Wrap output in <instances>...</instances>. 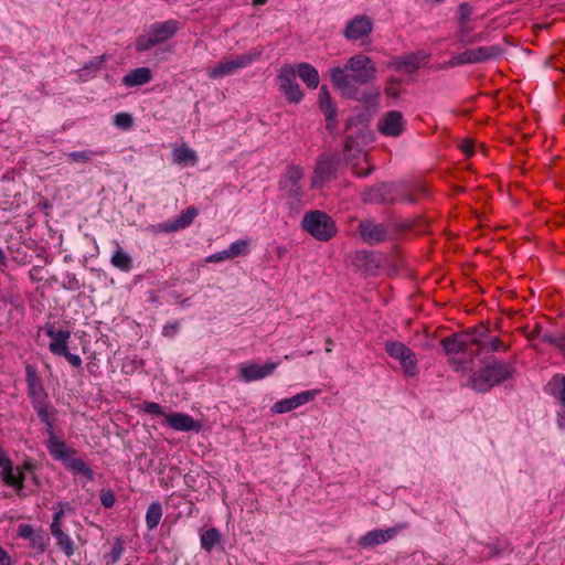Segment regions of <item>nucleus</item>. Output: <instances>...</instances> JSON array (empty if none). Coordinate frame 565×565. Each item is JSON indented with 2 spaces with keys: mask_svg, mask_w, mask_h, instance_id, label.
<instances>
[{
  "mask_svg": "<svg viewBox=\"0 0 565 565\" xmlns=\"http://www.w3.org/2000/svg\"><path fill=\"white\" fill-rule=\"evenodd\" d=\"M277 367V363L266 362L264 365L243 363L239 365V380L253 382L269 376Z\"/></svg>",
  "mask_w": 565,
  "mask_h": 565,
  "instance_id": "nucleus-18",
  "label": "nucleus"
},
{
  "mask_svg": "<svg viewBox=\"0 0 565 565\" xmlns=\"http://www.w3.org/2000/svg\"><path fill=\"white\" fill-rule=\"evenodd\" d=\"M198 215V210L194 206H189L179 216L173 220L159 223L157 225L159 232L171 233L188 227Z\"/></svg>",
  "mask_w": 565,
  "mask_h": 565,
  "instance_id": "nucleus-20",
  "label": "nucleus"
},
{
  "mask_svg": "<svg viewBox=\"0 0 565 565\" xmlns=\"http://www.w3.org/2000/svg\"><path fill=\"white\" fill-rule=\"evenodd\" d=\"M198 215V210L194 206H189L179 216L173 220L159 223L157 225L159 232L171 233L188 227Z\"/></svg>",
  "mask_w": 565,
  "mask_h": 565,
  "instance_id": "nucleus-21",
  "label": "nucleus"
},
{
  "mask_svg": "<svg viewBox=\"0 0 565 565\" xmlns=\"http://www.w3.org/2000/svg\"><path fill=\"white\" fill-rule=\"evenodd\" d=\"M25 384L28 396L38 413L40 420L44 424H50L49 394L43 385L42 377L32 364L25 365Z\"/></svg>",
  "mask_w": 565,
  "mask_h": 565,
  "instance_id": "nucleus-3",
  "label": "nucleus"
},
{
  "mask_svg": "<svg viewBox=\"0 0 565 565\" xmlns=\"http://www.w3.org/2000/svg\"><path fill=\"white\" fill-rule=\"evenodd\" d=\"M179 29L180 23L173 19L152 23L143 34L137 38L135 47L138 52L149 51L154 45L172 39Z\"/></svg>",
  "mask_w": 565,
  "mask_h": 565,
  "instance_id": "nucleus-5",
  "label": "nucleus"
},
{
  "mask_svg": "<svg viewBox=\"0 0 565 565\" xmlns=\"http://www.w3.org/2000/svg\"><path fill=\"white\" fill-rule=\"evenodd\" d=\"M0 565H13L11 557L7 551L0 546Z\"/></svg>",
  "mask_w": 565,
  "mask_h": 565,
  "instance_id": "nucleus-53",
  "label": "nucleus"
},
{
  "mask_svg": "<svg viewBox=\"0 0 565 565\" xmlns=\"http://www.w3.org/2000/svg\"><path fill=\"white\" fill-rule=\"evenodd\" d=\"M385 92L388 96H392V97H396L397 96V92L394 90V88H391V87H386L385 88Z\"/></svg>",
  "mask_w": 565,
  "mask_h": 565,
  "instance_id": "nucleus-63",
  "label": "nucleus"
},
{
  "mask_svg": "<svg viewBox=\"0 0 565 565\" xmlns=\"http://www.w3.org/2000/svg\"><path fill=\"white\" fill-rule=\"evenodd\" d=\"M427 58L426 55L422 53H411L401 57H397L393 66L397 71H405L407 73H414L418 70L422 63Z\"/></svg>",
  "mask_w": 565,
  "mask_h": 565,
  "instance_id": "nucleus-28",
  "label": "nucleus"
},
{
  "mask_svg": "<svg viewBox=\"0 0 565 565\" xmlns=\"http://www.w3.org/2000/svg\"><path fill=\"white\" fill-rule=\"evenodd\" d=\"M319 105L322 113L326 116L328 121V126H331V122L335 120L337 117V106L332 103L330 93L327 86H322L319 93Z\"/></svg>",
  "mask_w": 565,
  "mask_h": 565,
  "instance_id": "nucleus-31",
  "label": "nucleus"
},
{
  "mask_svg": "<svg viewBox=\"0 0 565 565\" xmlns=\"http://www.w3.org/2000/svg\"><path fill=\"white\" fill-rule=\"evenodd\" d=\"M384 350L392 359L399 362L406 377H414L418 373L417 358L409 347L399 341L386 340Z\"/></svg>",
  "mask_w": 565,
  "mask_h": 565,
  "instance_id": "nucleus-10",
  "label": "nucleus"
},
{
  "mask_svg": "<svg viewBox=\"0 0 565 565\" xmlns=\"http://www.w3.org/2000/svg\"><path fill=\"white\" fill-rule=\"evenodd\" d=\"M541 339H542L543 342H546V343H550V344H554V345L557 347L558 338L552 335L551 333H547V332L543 333L541 335Z\"/></svg>",
  "mask_w": 565,
  "mask_h": 565,
  "instance_id": "nucleus-56",
  "label": "nucleus"
},
{
  "mask_svg": "<svg viewBox=\"0 0 565 565\" xmlns=\"http://www.w3.org/2000/svg\"><path fill=\"white\" fill-rule=\"evenodd\" d=\"M501 349H504V348H503V343L500 341V339L497 337H490V334H488L487 344H486V348L483 349V352L488 353V352L499 351Z\"/></svg>",
  "mask_w": 565,
  "mask_h": 565,
  "instance_id": "nucleus-45",
  "label": "nucleus"
},
{
  "mask_svg": "<svg viewBox=\"0 0 565 565\" xmlns=\"http://www.w3.org/2000/svg\"><path fill=\"white\" fill-rule=\"evenodd\" d=\"M262 50L253 49L241 55H233L220 61L214 67L210 68L207 75L212 79L222 78L235 74L238 70L249 66L259 60Z\"/></svg>",
  "mask_w": 565,
  "mask_h": 565,
  "instance_id": "nucleus-8",
  "label": "nucleus"
},
{
  "mask_svg": "<svg viewBox=\"0 0 565 565\" xmlns=\"http://www.w3.org/2000/svg\"><path fill=\"white\" fill-rule=\"evenodd\" d=\"M376 75V67L372 60L360 53L350 57L343 67L330 70V79L342 96L356 98L359 86L371 83Z\"/></svg>",
  "mask_w": 565,
  "mask_h": 565,
  "instance_id": "nucleus-1",
  "label": "nucleus"
},
{
  "mask_svg": "<svg viewBox=\"0 0 565 565\" xmlns=\"http://www.w3.org/2000/svg\"><path fill=\"white\" fill-rule=\"evenodd\" d=\"M302 170L297 166H289L286 174L280 179L279 185L284 191L287 199V204L290 210L298 211L301 202L303 192L300 186V180L302 179Z\"/></svg>",
  "mask_w": 565,
  "mask_h": 565,
  "instance_id": "nucleus-9",
  "label": "nucleus"
},
{
  "mask_svg": "<svg viewBox=\"0 0 565 565\" xmlns=\"http://www.w3.org/2000/svg\"><path fill=\"white\" fill-rule=\"evenodd\" d=\"M401 200L404 201V202L412 203V204L417 202L416 194L413 193V192H403V193H401Z\"/></svg>",
  "mask_w": 565,
  "mask_h": 565,
  "instance_id": "nucleus-54",
  "label": "nucleus"
},
{
  "mask_svg": "<svg viewBox=\"0 0 565 565\" xmlns=\"http://www.w3.org/2000/svg\"><path fill=\"white\" fill-rule=\"evenodd\" d=\"M42 270L43 268L41 266H33L30 271H29V276L32 280H36V281H40L43 279L42 277Z\"/></svg>",
  "mask_w": 565,
  "mask_h": 565,
  "instance_id": "nucleus-52",
  "label": "nucleus"
},
{
  "mask_svg": "<svg viewBox=\"0 0 565 565\" xmlns=\"http://www.w3.org/2000/svg\"><path fill=\"white\" fill-rule=\"evenodd\" d=\"M51 534L56 541L57 547L67 556L74 555L76 546L71 536L64 532L63 523L57 522V519H53L50 525Z\"/></svg>",
  "mask_w": 565,
  "mask_h": 565,
  "instance_id": "nucleus-23",
  "label": "nucleus"
},
{
  "mask_svg": "<svg viewBox=\"0 0 565 565\" xmlns=\"http://www.w3.org/2000/svg\"><path fill=\"white\" fill-rule=\"evenodd\" d=\"M162 513L163 512L160 502L153 501L149 504L146 512V524L148 530L152 531L158 526L162 518Z\"/></svg>",
  "mask_w": 565,
  "mask_h": 565,
  "instance_id": "nucleus-33",
  "label": "nucleus"
},
{
  "mask_svg": "<svg viewBox=\"0 0 565 565\" xmlns=\"http://www.w3.org/2000/svg\"><path fill=\"white\" fill-rule=\"evenodd\" d=\"M0 475L8 486L15 487L18 491L23 489L25 476L23 472L14 473L12 462L7 455L0 457Z\"/></svg>",
  "mask_w": 565,
  "mask_h": 565,
  "instance_id": "nucleus-25",
  "label": "nucleus"
},
{
  "mask_svg": "<svg viewBox=\"0 0 565 565\" xmlns=\"http://www.w3.org/2000/svg\"><path fill=\"white\" fill-rule=\"evenodd\" d=\"M62 287L67 290L76 291L81 288V285L75 274L66 273Z\"/></svg>",
  "mask_w": 565,
  "mask_h": 565,
  "instance_id": "nucleus-44",
  "label": "nucleus"
},
{
  "mask_svg": "<svg viewBox=\"0 0 565 565\" xmlns=\"http://www.w3.org/2000/svg\"><path fill=\"white\" fill-rule=\"evenodd\" d=\"M297 74L296 70L290 65H285L280 68V72L277 76V81L279 83V89L285 95L289 103H299L303 94L300 89L299 84L296 81Z\"/></svg>",
  "mask_w": 565,
  "mask_h": 565,
  "instance_id": "nucleus-14",
  "label": "nucleus"
},
{
  "mask_svg": "<svg viewBox=\"0 0 565 565\" xmlns=\"http://www.w3.org/2000/svg\"><path fill=\"white\" fill-rule=\"evenodd\" d=\"M414 190H415V192H416L417 194L423 195V196H426V195H427V193H428V190H427V189H426V186H425L424 184H422V183H417V184H415Z\"/></svg>",
  "mask_w": 565,
  "mask_h": 565,
  "instance_id": "nucleus-58",
  "label": "nucleus"
},
{
  "mask_svg": "<svg viewBox=\"0 0 565 565\" xmlns=\"http://www.w3.org/2000/svg\"><path fill=\"white\" fill-rule=\"evenodd\" d=\"M296 74L309 88L315 89L318 87L320 79L319 73L311 64L305 62L299 63Z\"/></svg>",
  "mask_w": 565,
  "mask_h": 565,
  "instance_id": "nucleus-30",
  "label": "nucleus"
},
{
  "mask_svg": "<svg viewBox=\"0 0 565 565\" xmlns=\"http://www.w3.org/2000/svg\"><path fill=\"white\" fill-rule=\"evenodd\" d=\"M151 78L152 74L148 67H138L122 77V84L127 87L141 86L149 83Z\"/></svg>",
  "mask_w": 565,
  "mask_h": 565,
  "instance_id": "nucleus-29",
  "label": "nucleus"
},
{
  "mask_svg": "<svg viewBox=\"0 0 565 565\" xmlns=\"http://www.w3.org/2000/svg\"><path fill=\"white\" fill-rule=\"evenodd\" d=\"M220 541L221 533L215 527H211L201 534V546L206 552H211Z\"/></svg>",
  "mask_w": 565,
  "mask_h": 565,
  "instance_id": "nucleus-35",
  "label": "nucleus"
},
{
  "mask_svg": "<svg viewBox=\"0 0 565 565\" xmlns=\"http://www.w3.org/2000/svg\"><path fill=\"white\" fill-rule=\"evenodd\" d=\"M45 334L52 340L49 344V349L53 354L60 356L62 353H65L68 349L67 343L71 338V331L57 330L53 324L47 323Z\"/></svg>",
  "mask_w": 565,
  "mask_h": 565,
  "instance_id": "nucleus-22",
  "label": "nucleus"
},
{
  "mask_svg": "<svg viewBox=\"0 0 565 565\" xmlns=\"http://www.w3.org/2000/svg\"><path fill=\"white\" fill-rule=\"evenodd\" d=\"M32 546L40 548L41 551L45 547L46 537L42 533L34 534L33 539L30 540Z\"/></svg>",
  "mask_w": 565,
  "mask_h": 565,
  "instance_id": "nucleus-51",
  "label": "nucleus"
},
{
  "mask_svg": "<svg viewBox=\"0 0 565 565\" xmlns=\"http://www.w3.org/2000/svg\"><path fill=\"white\" fill-rule=\"evenodd\" d=\"M132 122V117L127 113H119L114 117V124L122 129H129Z\"/></svg>",
  "mask_w": 565,
  "mask_h": 565,
  "instance_id": "nucleus-43",
  "label": "nucleus"
},
{
  "mask_svg": "<svg viewBox=\"0 0 565 565\" xmlns=\"http://www.w3.org/2000/svg\"><path fill=\"white\" fill-rule=\"evenodd\" d=\"M179 329L180 323L178 321L168 322L162 329V334L167 338H172L178 333Z\"/></svg>",
  "mask_w": 565,
  "mask_h": 565,
  "instance_id": "nucleus-47",
  "label": "nucleus"
},
{
  "mask_svg": "<svg viewBox=\"0 0 565 565\" xmlns=\"http://www.w3.org/2000/svg\"><path fill=\"white\" fill-rule=\"evenodd\" d=\"M372 30V20L365 14H359L347 22L343 35L349 41H358L367 36Z\"/></svg>",
  "mask_w": 565,
  "mask_h": 565,
  "instance_id": "nucleus-16",
  "label": "nucleus"
},
{
  "mask_svg": "<svg viewBox=\"0 0 565 565\" xmlns=\"http://www.w3.org/2000/svg\"><path fill=\"white\" fill-rule=\"evenodd\" d=\"M295 408L296 407L290 397V398H285V399H281V401L275 403L271 407V412L275 414H282V413L290 412Z\"/></svg>",
  "mask_w": 565,
  "mask_h": 565,
  "instance_id": "nucleus-42",
  "label": "nucleus"
},
{
  "mask_svg": "<svg viewBox=\"0 0 565 565\" xmlns=\"http://www.w3.org/2000/svg\"><path fill=\"white\" fill-rule=\"evenodd\" d=\"M110 263L114 267L120 269L121 271L128 273L132 268L131 256L127 252H125L118 244L110 258Z\"/></svg>",
  "mask_w": 565,
  "mask_h": 565,
  "instance_id": "nucleus-32",
  "label": "nucleus"
},
{
  "mask_svg": "<svg viewBox=\"0 0 565 565\" xmlns=\"http://www.w3.org/2000/svg\"><path fill=\"white\" fill-rule=\"evenodd\" d=\"M461 333L469 337L468 344L471 348V350L475 351L476 355L483 352L489 334L488 328L480 324L478 327L468 329L467 331H463Z\"/></svg>",
  "mask_w": 565,
  "mask_h": 565,
  "instance_id": "nucleus-27",
  "label": "nucleus"
},
{
  "mask_svg": "<svg viewBox=\"0 0 565 565\" xmlns=\"http://www.w3.org/2000/svg\"><path fill=\"white\" fill-rule=\"evenodd\" d=\"M105 61V56H100V57H97L95 60L94 63H92V66L95 68V70H98L100 67V65L104 63Z\"/></svg>",
  "mask_w": 565,
  "mask_h": 565,
  "instance_id": "nucleus-61",
  "label": "nucleus"
},
{
  "mask_svg": "<svg viewBox=\"0 0 565 565\" xmlns=\"http://www.w3.org/2000/svg\"><path fill=\"white\" fill-rule=\"evenodd\" d=\"M502 54V47L500 45L479 46L476 49H469L465 52L454 55L448 65L456 67L465 64L482 63L490 60H495Z\"/></svg>",
  "mask_w": 565,
  "mask_h": 565,
  "instance_id": "nucleus-11",
  "label": "nucleus"
},
{
  "mask_svg": "<svg viewBox=\"0 0 565 565\" xmlns=\"http://www.w3.org/2000/svg\"><path fill=\"white\" fill-rule=\"evenodd\" d=\"M402 231H414L416 234L426 232V224L422 221H405L399 224Z\"/></svg>",
  "mask_w": 565,
  "mask_h": 565,
  "instance_id": "nucleus-41",
  "label": "nucleus"
},
{
  "mask_svg": "<svg viewBox=\"0 0 565 565\" xmlns=\"http://www.w3.org/2000/svg\"><path fill=\"white\" fill-rule=\"evenodd\" d=\"M124 551V542L121 541V539H116V541L111 545L110 551L104 555L106 565L116 564L120 559Z\"/></svg>",
  "mask_w": 565,
  "mask_h": 565,
  "instance_id": "nucleus-37",
  "label": "nucleus"
},
{
  "mask_svg": "<svg viewBox=\"0 0 565 565\" xmlns=\"http://www.w3.org/2000/svg\"><path fill=\"white\" fill-rule=\"evenodd\" d=\"M301 227L318 241H329L335 233V224L326 212L315 210L306 213L301 221Z\"/></svg>",
  "mask_w": 565,
  "mask_h": 565,
  "instance_id": "nucleus-7",
  "label": "nucleus"
},
{
  "mask_svg": "<svg viewBox=\"0 0 565 565\" xmlns=\"http://www.w3.org/2000/svg\"><path fill=\"white\" fill-rule=\"evenodd\" d=\"M45 433L47 435L45 446L55 460L62 461L64 467L75 475H81L87 480L94 479L93 470L84 460L75 457L76 450L67 447L65 441L55 435L53 426H49Z\"/></svg>",
  "mask_w": 565,
  "mask_h": 565,
  "instance_id": "nucleus-2",
  "label": "nucleus"
},
{
  "mask_svg": "<svg viewBox=\"0 0 565 565\" xmlns=\"http://www.w3.org/2000/svg\"><path fill=\"white\" fill-rule=\"evenodd\" d=\"M173 161L175 163H188L194 164L198 160L196 153L186 146L175 147L172 151Z\"/></svg>",
  "mask_w": 565,
  "mask_h": 565,
  "instance_id": "nucleus-34",
  "label": "nucleus"
},
{
  "mask_svg": "<svg viewBox=\"0 0 565 565\" xmlns=\"http://www.w3.org/2000/svg\"><path fill=\"white\" fill-rule=\"evenodd\" d=\"M171 427L177 429V430H181V431H188V430H191V429H195L196 433H199L200 428L202 426H171Z\"/></svg>",
  "mask_w": 565,
  "mask_h": 565,
  "instance_id": "nucleus-60",
  "label": "nucleus"
},
{
  "mask_svg": "<svg viewBox=\"0 0 565 565\" xmlns=\"http://www.w3.org/2000/svg\"><path fill=\"white\" fill-rule=\"evenodd\" d=\"M340 161L341 159L338 153H333L332 156H319L315 173L311 179V186L315 189L321 188L326 181L332 179L338 170Z\"/></svg>",
  "mask_w": 565,
  "mask_h": 565,
  "instance_id": "nucleus-12",
  "label": "nucleus"
},
{
  "mask_svg": "<svg viewBox=\"0 0 565 565\" xmlns=\"http://www.w3.org/2000/svg\"><path fill=\"white\" fill-rule=\"evenodd\" d=\"M395 534V529L373 530L361 536L358 541V544L364 548L374 547L379 544L392 540Z\"/></svg>",
  "mask_w": 565,
  "mask_h": 565,
  "instance_id": "nucleus-26",
  "label": "nucleus"
},
{
  "mask_svg": "<svg viewBox=\"0 0 565 565\" xmlns=\"http://www.w3.org/2000/svg\"><path fill=\"white\" fill-rule=\"evenodd\" d=\"M343 157L345 163L352 169L353 173L358 177H366L371 173L372 167L366 169L359 168L360 161H366L362 154V150L359 148L355 139L352 136H348L344 142Z\"/></svg>",
  "mask_w": 565,
  "mask_h": 565,
  "instance_id": "nucleus-15",
  "label": "nucleus"
},
{
  "mask_svg": "<svg viewBox=\"0 0 565 565\" xmlns=\"http://www.w3.org/2000/svg\"><path fill=\"white\" fill-rule=\"evenodd\" d=\"M469 337L454 333L441 340L443 349L449 361L457 365L458 370L469 371L473 367V360L477 356L468 344Z\"/></svg>",
  "mask_w": 565,
  "mask_h": 565,
  "instance_id": "nucleus-4",
  "label": "nucleus"
},
{
  "mask_svg": "<svg viewBox=\"0 0 565 565\" xmlns=\"http://www.w3.org/2000/svg\"><path fill=\"white\" fill-rule=\"evenodd\" d=\"M460 38L471 39L472 35L469 34V32H468V30L466 28H462L461 32H460V35H459V39Z\"/></svg>",
  "mask_w": 565,
  "mask_h": 565,
  "instance_id": "nucleus-62",
  "label": "nucleus"
},
{
  "mask_svg": "<svg viewBox=\"0 0 565 565\" xmlns=\"http://www.w3.org/2000/svg\"><path fill=\"white\" fill-rule=\"evenodd\" d=\"M100 503L105 508H111L115 503V494L111 490H102Z\"/></svg>",
  "mask_w": 565,
  "mask_h": 565,
  "instance_id": "nucleus-46",
  "label": "nucleus"
},
{
  "mask_svg": "<svg viewBox=\"0 0 565 565\" xmlns=\"http://www.w3.org/2000/svg\"><path fill=\"white\" fill-rule=\"evenodd\" d=\"M318 394H319V391H317V390L305 391V392L294 395L291 397V399H292L295 407L297 408V407L312 401Z\"/></svg>",
  "mask_w": 565,
  "mask_h": 565,
  "instance_id": "nucleus-40",
  "label": "nucleus"
},
{
  "mask_svg": "<svg viewBox=\"0 0 565 565\" xmlns=\"http://www.w3.org/2000/svg\"><path fill=\"white\" fill-rule=\"evenodd\" d=\"M7 257L2 248H0V265H6Z\"/></svg>",
  "mask_w": 565,
  "mask_h": 565,
  "instance_id": "nucleus-64",
  "label": "nucleus"
},
{
  "mask_svg": "<svg viewBox=\"0 0 565 565\" xmlns=\"http://www.w3.org/2000/svg\"><path fill=\"white\" fill-rule=\"evenodd\" d=\"M358 232L361 239L369 246H375L385 242L388 237V227L384 223H377L373 218H363L359 222Z\"/></svg>",
  "mask_w": 565,
  "mask_h": 565,
  "instance_id": "nucleus-13",
  "label": "nucleus"
},
{
  "mask_svg": "<svg viewBox=\"0 0 565 565\" xmlns=\"http://www.w3.org/2000/svg\"><path fill=\"white\" fill-rule=\"evenodd\" d=\"M60 356H64L75 367H79L82 365L81 356L71 353L68 349L65 351V353H62Z\"/></svg>",
  "mask_w": 565,
  "mask_h": 565,
  "instance_id": "nucleus-50",
  "label": "nucleus"
},
{
  "mask_svg": "<svg viewBox=\"0 0 565 565\" xmlns=\"http://www.w3.org/2000/svg\"><path fill=\"white\" fill-rule=\"evenodd\" d=\"M105 151L98 150H82V151H72L66 153V158L72 162L87 163L92 161L94 156H104Z\"/></svg>",
  "mask_w": 565,
  "mask_h": 565,
  "instance_id": "nucleus-36",
  "label": "nucleus"
},
{
  "mask_svg": "<svg viewBox=\"0 0 565 565\" xmlns=\"http://www.w3.org/2000/svg\"><path fill=\"white\" fill-rule=\"evenodd\" d=\"M512 374V367L503 362H493L471 377V387L477 392H487L492 386L500 384Z\"/></svg>",
  "mask_w": 565,
  "mask_h": 565,
  "instance_id": "nucleus-6",
  "label": "nucleus"
},
{
  "mask_svg": "<svg viewBox=\"0 0 565 565\" xmlns=\"http://www.w3.org/2000/svg\"><path fill=\"white\" fill-rule=\"evenodd\" d=\"M142 409L147 414L151 415H163V424H198L191 416L182 413H170L164 414L162 407L153 402L143 403Z\"/></svg>",
  "mask_w": 565,
  "mask_h": 565,
  "instance_id": "nucleus-24",
  "label": "nucleus"
},
{
  "mask_svg": "<svg viewBox=\"0 0 565 565\" xmlns=\"http://www.w3.org/2000/svg\"><path fill=\"white\" fill-rule=\"evenodd\" d=\"M541 333H542V328H541L539 324H536V326L534 327L533 331H531V332L527 334V338H529L530 340H532V339H534V338H536V337L542 335Z\"/></svg>",
  "mask_w": 565,
  "mask_h": 565,
  "instance_id": "nucleus-59",
  "label": "nucleus"
},
{
  "mask_svg": "<svg viewBox=\"0 0 565 565\" xmlns=\"http://www.w3.org/2000/svg\"><path fill=\"white\" fill-rule=\"evenodd\" d=\"M405 128L403 114L397 110L386 113L379 121V130L381 134L391 137H398Z\"/></svg>",
  "mask_w": 565,
  "mask_h": 565,
  "instance_id": "nucleus-19",
  "label": "nucleus"
},
{
  "mask_svg": "<svg viewBox=\"0 0 565 565\" xmlns=\"http://www.w3.org/2000/svg\"><path fill=\"white\" fill-rule=\"evenodd\" d=\"M227 249L231 258L246 255L248 252V243L247 241L238 239L236 242H233Z\"/></svg>",
  "mask_w": 565,
  "mask_h": 565,
  "instance_id": "nucleus-39",
  "label": "nucleus"
},
{
  "mask_svg": "<svg viewBox=\"0 0 565 565\" xmlns=\"http://www.w3.org/2000/svg\"><path fill=\"white\" fill-rule=\"evenodd\" d=\"M461 150H462L467 156H472V153H473V147H472V145H471L469 141H465V142L461 145Z\"/></svg>",
  "mask_w": 565,
  "mask_h": 565,
  "instance_id": "nucleus-57",
  "label": "nucleus"
},
{
  "mask_svg": "<svg viewBox=\"0 0 565 565\" xmlns=\"http://www.w3.org/2000/svg\"><path fill=\"white\" fill-rule=\"evenodd\" d=\"M397 192V185L394 182H383L371 188L364 193V201L380 204H394L396 202L394 193Z\"/></svg>",
  "mask_w": 565,
  "mask_h": 565,
  "instance_id": "nucleus-17",
  "label": "nucleus"
},
{
  "mask_svg": "<svg viewBox=\"0 0 565 565\" xmlns=\"http://www.w3.org/2000/svg\"><path fill=\"white\" fill-rule=\"evenodd\" d=\"M231 256H230V253H228V249H224L222 252H217L215 254H212L207 257V262L209 263H218V262H222L224 259H230Z\"/></svg>",
  "mask_w": 565,
  "mask_h": 565,
  "instance_id": "nucleus-48",
  "label": "nucleus"
},
{
  "mask_svg": "<svg viewBox=\"0 0 565 565\" xmlns=\"http://www.w3.org/2000/svg\"><path fill=\"white\" fill-rule=\"evenodd\" d=\"M481 40H482V34H480V33H479V34H475V35H472V38H471V39L460 38V39H459V42H460L461 44L467 45V44H472V43L480 42Z\"/></svg>",
  "mask_w": 565,
  "mask_h": 565,
  "instance_id": "nucleus-55",
  "label": "nucleus"
},
{
  "mask_svg": "<svg viewBox=\"0 0 565 565\" xmlns=\"http://www.w3.org/2000/svg\"><path fill=\"white\" fill-rule=\"evenodd\" d=\"M54 514L53 519H57V522L63 523V518L66 513H73L74 509L70 502L60 501L53 505Z\"/></svg>",
  "mask_w": 565,
  "mask_h": 565,
  "instance_id": "nucleus-38",
  "label": "nucleus"
},
{
  "mask_svg": "<svg viewBox=\"0 0 565 565\" xmlns=\"http://www.w3.org/2000/svg\"><path fill=\"white\" fill-rule=\"evenodd\" d=\"M35 534V531L33 530V527L29 524H23V525H20L19 526V535L25 540H31L33 539Z\"/></svg>",
  "mask_w": 565,
  "mask_h": 565,
  "instance_id": "nucleus-49",
  "label": "nucleus"
}]
</instances>
